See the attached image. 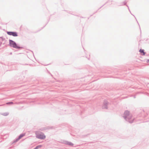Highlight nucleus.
Returning <instances> with one entry per match:
<instances>
[{
	"instance_id": "nucleus-1",
	"label": "nucleus",
	"mask_w": 149,
	"mask_h": 149,
	"mask_svg": "<svg viewBox=\"0 0 149 149\" xmlns=\"http://www.w3.org/2000/svg\"><path fill=\"white\" fill-rule=\"evenodd\" d=\"M123 117L126 121L130 123H132L134 122V119L132 120H130L132 116V115L130 114L129 111H128L127 110L125 111Z\"/></svg>"
},
{
	"instance_id": "nucleus-2",
	"label": "nucleus",
	"mask_w": 149,
	"mask_h": 149,
	"mask_svg": "<svg viewBox=\"0 0 149 149\" xmlns=\"http://www.w3.org/2000/svg\"><path fill=\"white\" fill-rule=\"evenodd\" d=\"M9 45L10 47L15 49H22L23 48L22 47L18 46L14 41L10 39L9 40Z\"/></svg>"
},
{
	"instance_id": "nucleus-3",
	"label": "nucleus",
	"mask_w": 149,
	"mask_h": 149,
	"mask_svg": "<svg viewBox=\"0 0 149 149\" xmlns=\"http://www.w3.org/2000/svg\"><path fill=\"white\" fill-rule=\"evenodd\" d=\"M36 137L39 139H44L45 138L46 136L44 133L40 131H37L35 132Z\"/></svg>"
},
{
	"instance_id": "nucleus-4",
	"label": "nucleus",
	"mask_w": 149,
	"mask_h": 149,
	"mask_svg": "<svg viewBox=\"0 0 149 149\" xmlns=\"http://www.w3.org/2000/svg\"><path fill=\"white\" fill-rule=\"evenodd\" d=\"M7 34L10 36H12L14 37L18 36L17 33L16 32L14 31H7Z\"/></svg>"
},
{
	"instance_id": "nucleus-5",
	"label": "nucleus",
	"mask_w": 149,
	"mask_h": 149,
	"mask_svg": "<svg viewBox=\"0 0 149 149\" xmlns=\"http://www.w3.org/2000/svg\"><path fill=\"white\" fill-rule=\"evenodd\" d=\"M109 104V103L106 100H104L103 102V105L102 106V108L103 109H108L107 106Z\"/></svg>"
},
{
	"instance_id": "nucleus-6",
	"label": "nucleus",
	"mask_w": 149,
	"mask_h": 149,
	"mask_svg": "<svg viewBox=\"0 0 149 149\" xmlns=\"http://www.w3.org/2000/svg\"><path fill=\"white\" fill-rule=\"evenodd\" d=\"M63 143L65 144L72 146H73L74 145V144L72 142L67 141H63Z\"/></svg>"
},
{
	"instance_id": "nucleus-7",
	"label": "nucleus",
	"mask_w": 149,
	"mask_h": 149,
	"mask_svg": "<svg viewBox=\"0 0 149 149\" xmlns=\"http://www.w3.org/2000/svg\"><path fill=\"white\" fill-rule=\"evenodd\" d=\"M140 53L141 54V55H145V52H144V49H140L139 51Z\"/></svg>"
},
{
	"instance_id": "nucleus-8",
	"label": "nucleus",
	"mask_w": 149,
	"mask_h": 149,
	"mask_svg": "<svg viewBox=\"0 0 149 149\" xmlns=\"http://www.w3.org/2000/svg\"><path fill=\"white\" fill-rule=\"evenodd\" d=\"M25 135V134H20L18 138V139H21L22 137L23 136H24Z\"/></svg>"
},
{
	"instance_id": "nucleus-9",
	"label": "nucleus",
	"mask_w": 149,
	"mask_h": 149,
	"mask_svg": "<svg viewBox=\"0 0 149 149\" xmlns=\"http://www.w3.org/2000/svg\"><path fill=\"white\" fill-rule=\"evenodd\" d=\"M9 114V113L8 112H5L1 113V114L3 116H8Z\"/></svg>"
},
{
	"instance_id": "nucleus-10",
	"label": "nucleus",
	"mask_w": 149,
	"mask_h": 149,
	"mask_svg": "<svg viewBox=\"0 0 149 149\" xmlns=\"http://www.w3.org/2000/svg\"><path fill=\"white\" fill-rule=\"evenodd\" d=\"M14 104L13 102H7L6 103V104L8 105H10L11 104Z\"/></svg>"
},
{
	"instance_id": "nucleus-11",
	"label": "nucleus",
	"mask_w": 149,
	"mask_h": 149,
	"mask_svg": "<svg viewBox=\"0 0 149 149\" xmlns=\"http://www.w3.org/2000/svg\"><path fill=\"white\" fill-rule=\"evenodd\" d=\"M41 146V145H38L34 149H37L40 148Z\"/></svg>"
},
{
	"instance_id": "nucleus-12",
	"label": "nucleus",
	"mask_w": 149,
	"mask_h": 149,
	"mask_svg": "<svg viewBox=\"0 0 149 149\" xmlns=\"http://www.w3.org/2000/svg\"><path fill=\"white\" fill-rule=\"evenodd\" d=\"M18 138H17L16 139H15L14 141V142L15 143L17 142L19 139H18Z\"/></svg>"
},
{
	"instance_id": "nucleus-13",
	"label": "nucleus",
	"mask_w": 149,
	"mask_h": 149,
	"mask_svg": "<svg viewBox=\"0 0 149 149\" xmlns=\"http://www.w3.org/2000/svg\"><path fill=\"white\" fill-rule=\"evenodd\" d=\"M127 3V1H124L123 2V3H124V5H126V3Z\"/></svg>"
},
{
	"instance_id": "nucleus-14",
	"label": "nucleus",
	"mask_w": 149,
	"mask_h": 149,
	"mask_svg": "<svg viewBox=\"0 0 149 149\" xmlns=\"http://www.w3.org/2000/svg\"><path fill=\"white\" fill-rule=\"evenodd\" d=\"M126 6L128 7V9H129V11H130V13L131 14H132V13H131V12H130V9H129V7L127 5H126Z\"/></svg>"
},
{
	"instance_id": "nucleus-15",
	"label": "nucleus",
	"mask_w": 149,
	"mask_h": 149,
	"mask_svg": "<svg viewBox=\"0 0 149 149\" xmlns=\"http://www.w3.org/2000/svg\"><path fill=\"white\" fill-rule=\"evenodd\" d=\"M126 6L128 7V9H129V11H130V13L131 14H132V13H131V12H130V9H129V7L127 5H126Z\"/></svg>"
},
{
	"instance_id": "nucleus-16",
	"label": "nucleus",
	"mask_w": 149,
	"mask_h": 149,
	"mask_svg": "<svg viewBox=\"0 0 149 149\" xmlns=\"http://www.w3.org/2000/svg\"><path fill=\"white\" fill-rule=\"evenodd\" d=\"M126 6L128 7V9H129V11H130V13L131 14H132V13H131V12H130V9H129V7L127 5H126Z\"/></svg>"
},
{
	"instance_id": "nucleus-17",
	"label": "nucleus",
	"mask_w": 149,
	"mask_h": 149,
	"mask_svg": "<svg viewBox=\"0 0 149 149\" xmlns=\"http://www.w3.org/2000/svg\"><path fill=\"white\" fill-rule=\"evenodd\" d=\"M147 62H149V59H148L147 60Z\"/></svg>"
},
{
	"instance_id": "nucleus-18",
	"label": "nucleus",
	"mask_w": 149,
	"mask_h": 149,
	"mask_svg": "<svg viewBox=\"0 0 149 149\" xmlns=\"http://www.w3.org/2000/svg\"><path fill=\"white\" fill-rule=\"evenodd\" d=\"M12 54V52H11L10 53V54L11 55Z\"/></svg>"
},
{
	"instance_id": "nucleus-19",
	"label": "nucleus",
	"mask_w": 149,
	"mask_h": 149,
	"mask_svg": "<svg viewBox=\"0 0 149 149\" xmlns=\"http://www.w3.org/2000/svg\"><path fill=\"white\" fill-rule=\"evenodd\" d=\"M50 74L51 75V76H52V75L50 73Z\"/></svg>"
},
{
	"instance_id": "nucleus-20",
	"label": "nucleus",
	"mask_w": 149,
	"mask_h": 149,
	"mask_svg": "<svg viewBox=\"0 0 149 149\" xmlns=\"http://www.w3.org/2000/svg\"><path fill=\"white\" fill-rule=\"evenodd\" d=\"M135 98V96H134V98Z\"/></svg>"
},
{
	"instance_id": "nucleus-21",
	"label": "nucleus",
	"mask_w": 149,
	"mask_h": 149,
	"mask_svg": "<svg viewBox=\"0 0 149 149\" xmlns=\"http://www.w3.org/2000/svg\"><path fill=\"white\" fill-rule=\"evenodd\" d=\"M137 23H138V24H139V23H138V22H137Z\"/></svg>"
}]
</instances>
